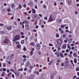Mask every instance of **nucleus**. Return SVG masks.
Returning a JSON list of instances; mask_svg holds the SVG:
<instances>
[{"instance_id":"nucleus-42","label":"nucleus","mask_w":79,"mask_h":79,"mask_svg":"<svg viewBox=\"0 0 79 79\" xmlns=\"http://www.w3.org/2000/svg\"><path fill=\"white\" fill-rule=\"evenodd\" d=\"M78 12L77 11H75V15H77V14H78Z\"/></svg>"},{"instance_id":"nucleus-29","label":"nucleus","mask_w":79,"mask_h":79,"mask_svg":"<svg viewBox=\"0 0 79 79\" xmlns=\"http://www.w3.org/2000/svg\"><path fill=\"white\" fill-rule=\"evenodd\" d=\"M56 74V72L55 71L52 74V75L54 76H55Z\"/></svg>"},{"instance_id":"nucleus-15","label":"nucleus","mask_w":79,"mask_h":79,"mask_svg":"<svg viewBox=\"0 0 79 79\" xmlns=\"http://www.w3.org/2000/svg\"><path fill=\"white\" fill-rule=\"evenodd\" d=\"M66 44H63L62 46L63 48L65 49L66 48Z\"/></svg>"},{"instance_id":"nucleus-63","label":"nucleus","mask_w":79,"mask_h":79,"mask_svg":"<svg viewBox=\"0 0 79 79\" xmlns=\"http://www.w3.org/2000/svg\"><path fill=\"white\" fill-rule=\"evenodd\" d=\"M4 26V25L2 23H0V26Z\"/></svg>"},{"instance_id":"nucleus-25","label":"nucleus","mask_w":79,"mask_h":79,"mask_svg":"<svg viewBox=\"0 0 79 79\" xmlns=\"http://www.w3.org/2000/svg\"><path fill=\"white\" fill-rule=\"evenodd\" d=\"M55 54L57 56V57L58 58H59V57L60 56V55L57 53H55Z\"/></svg>"},{"instance_id":"nucleus-3","label":"nucleus","mask_w":79,"mask_h":79,"mask_svg":"<svg viewBox=\"0 0 79 79\" xmlns=\"http://www.w3.org/2000/svg\"><path fill=\"white\" fill-rule=\"evenodd\" d=\"M8 42H10V40L8 38H6V39L4 40L3 43L5 44H8Z\"/></svg>"},{"instance_id":"nucleus-36","label":"nucleus","mask_w":79,"mask_h":79,"mask_svg":"<svg viewBox=\"0 0 79 79\" xmlns=\"http://www.w3.org/2000/svg\"><path fill=\"white\" fill-rule=\"evenodd\" d=\"M23 71V69L22 68L21 69H19L18 70V71Z\"/></svg>"},{"instance_id":"nucleus-5","label":"nucleus","mask_w":79,"mask_h":79,"mask_svg":"<svg viewBox=\"0 0 79 79\" xmlns=\"http://www.w3.org/2000/svg\"><path fill=\"white\" fill-rule=\"evenodd\" d=\"M16 76H19V72L17 70H14V72Z\"/></svg>"},{"instance_id":"nucleus-51","label":"nucleus","mask_w":79,"mask_h":79,"mask_svg":"<svg viewBox=\"0 0 79 79\" xmlns=\"http://www.w3.org/2000/svg\"><path fill=\"white\" fill-rule=\"evenodd\" d=\"M65 63H67V64H68L69 63V60H66Z\"/></svg>"},{"instance_id":"nucleus-59","label":"nucleus","mask_w":79,"mask_h":79,"mask_svg":"<svg viewBox=\"0 0 79 79\" xmlns=\"http://www.w3.org/2000/svg\"><path fill=\"white\" fill-rule=\"evenodd\" d=\"M54 6H56V2H55L54 3Z\"/></svg>"},{"instance_id":"nucleus-10","label":"nucleus","mask_w":79,"mask_h":79,"mask_svg":"<svg viewBox=\"0 0 79 79\" xmlns=\"http://www.w3.org/2000/svg\"><path fill=\"white\" fill-rule=\"evenodd\" d=\"M31 11L33 14H35L36 13V11H35V10L34 8L32 9Z\"/></svg>"},{"instance_id":"nucleus-60","label":"nucleus","mask_w":79,"mask_h":79,"mask_svg":"<svg viewBox=\"0 0 79 79\" xmlns=\"http://www.w3.org/2000/svg\"><path fill=\"white\" fill-rule=\"evenodd\" d=\"M70 46H72V47H73V46H74V44H71Z\"/></svg>"},{"instance_id":"nucleus-17","label":"nucleus","mask_w":79,"mask_h":79,"mask_svg":"<svg viewBox=\"0 0 79 79\" xmlns=\"http://www.w3.org/2000/svg\"><path fill=\"white\" fill-rule=\"evenodd\" d=\"M60 56H61V58H64V56H63V54L62 53H60Z\"/></svg>"},{"instance_id":"nucleus-48","label":"nucleus","mask_w":79,"mask_h":79,"mask_svg":"<svg viewBox=\"0 0 79 79\" xmlns=\"http://www.w3.org/2000/svg\"><path fill=\"white\" fill-rule=\"evenodd\" d=\"M20 34L21 35H24V33H23V32H21L20 33Z\"/></svg>"},{"instance_id":"nucleus-6","label":"nucleus","mask_w":79,"mask_h":79,"mask_svg":"<svg viewBox=\"0 0 79 79\" xmlns=\"http://www.w3.org/2000/svg\"><path fill=\"white\" fill-rule=\"evenodd\" d=\"M14 56V54H13L12 55H11V56H8L7 59L9 60H11L13 58V56Z\"/></svg>"},{"instance_id":"nucleus-20","label":"nucleus","mask_w":79,"mask_h":79,"mask_svg":"<svg viewBox=\"0 0 79 79\" xmlns=\"http://www.w3.org/2000/svg\"><path fill=\"white\" fill-rule=\"evenodd\" d=\"M22 8V6H21V4H19V9H20V10H21V9Z\"/></svg>"},{"instance_id":"nucleus-28","label":"nucleus","mask_w":79,"mask_h":79,"mask_svg":"<svg viewBox=\"0 0 79 79\" xmlns=\"http://www.w3.org/2000/svg\"><path fill=\"white\" fill-rule=\"evenodd\" d=\"M26 65L27 66H29L30 65V63L29 62H28Z\"/></svg>"},{"instance_id":"nucleus-7","label":"nucleus","mask_w":79,"mask_h":79,"mask_svg":"<svg viewBox=\"0 0 79 79\" xmlns=\"http://www.w3.org/2000/svg\"><path fill=\"white\" fill-rule=\"evenodd\" d=\"M25 28L27 30H29L30 27H29V25L26 24L25 25Z\"/></svg>"},{"instance_id":"nucleus-57","label":"nucleus","mask_w":79,"mask_h":79,"mask_svg":"<svg viewBox=\"0 0 79 79\" xmlns=\"http://www.w3.org/2000/svg\"><path fill=\"white\" fill-rule=\"evenodd\" d=\"M76 70L77 71H79V68L77 67L76 68Z\"/></svg>"},{"instance_id":"nucleus-2","label":"nucleus","mask_w":79,"mask_h":79,"mask_svg":"<svg viewBox=\"0 0 79 79\" xmlns=\"http://www.w3.org/2000/svg\"><path fill=\"white\" fill-rule=\"evenodd\" d=\"M54 19L52 18V15H50V17L49 19V20H48V22H52V21H54Z\"/></svg>"},{"instance_id":"nucleus-30","label":"nucleus","mask_w":79,"mask_h":79,"mask_svg":"<svg viewBox=\"0 0 79 79\" xmlns=\"http://www.w3.org/2000/svg\"><path fill=\"white\" fill-rule=\"evenodd\" d=\"M52 62H53V61L51 60L50 62L48 63V65H51V64H52Z\"/></svg>"},{"instance_id":"nucleus-13","label":"nucleus","mask_w":79,"mask_h":79,"mask_svg":"<svg viewBox=\"0 0 79 79\" xmlns=\"http://www.w3.org/2000/svg\"><path fill=\"white\" fill-rule=\"evenodd\" d=\"M68 4L69 5H71V0H68Z\"/></svg>"},{"instance_id":"nucleus-27","label":"nucleus","mask_w":79,"mask_h":79,"mask_svg":"<svg viewBox=\"0 0 79 79\" xmlns=\"http://www.w3.org/2000/svg\"><path fill=\"white\" fill-rule=\"evenodd\" d=\"M67 47L69 49V50H71V47H70V46L69 45V44H67Z\"/></svg>"},{"instance_id":"nucleus-31","label":"nucleus","mask_w":79,"mask_h":79,"mask_svg":"<svg viewBox=\"0 0 79 79\" xmlns=\"http://www.w3.org/2000/svg\"><path fill=\"white\" fill-rule=\"evenodd\" d=\"M74 62L75 63H77V60L76 59H74Z\"/></svg>"},{"instance_id":"nucleus-52","label":"nucleus","mask_w":79,"mask_h":79,"mask_svg":"<svg viewBox=\"0 0 79 79\" xmlns=\"http://www.w3.org/2000/svg\"><path fill=\"white\" fill-rule=\"evenodd\" d=\"M66 52H69V49H67L65 51Z\"/></svg>"},{"instance_id":"nucleus-56","label":"nucleus","mask_w":79,"mask_h":79,"mask_svg":"<svg viewBox=\"0 0 79 79\" xmlns=\"http://www.w3.org/2000/svg\"><path fill=\"white\" fill-rule=\"evenodd\" d=\"M22 28H23V29L24 28V24H22Z\"/></svg>"},{"instance_id":"nucleus-32","label":"nucleus","mask_w":79,"mask_h":79,"mask_svg":"<svg viewBox=\"0 0 79 79\" xmlns=\"http://www.w3.org/2000/svg\"><path fill=\"white\" fill-rule=\"evenodd\" d=\"M69 40V44H70V43H71V42H72V40H73V39H70V40Z\"/></svg>"},{"instance_id":"nucleus-64","label":"nucleus","mask_w":79,"mask_h":79,"mask_svg":"<svg viewBox=\"0 0 79 79\" xmlns=\"http://www.w3.org/2000/svg\"><path fill=\"white\" fill-rule=\"evenodd\" d=\"M65 32H69V30H65Z\"/></svg>"},{"instance_id":"nucleus-19","label":"nucleus","mask_w":79,"mask_h":79,"mask_svg":"<svg viewBox=\"0 0 79 79\" xmlns=\"http://www.w3.org/2000/svg\"><path fill=\"white\" fill-rule=\"evenodd\" d=\"M16 47L17 48H21V45H20V44L17 45Z\"/></svg>"},{"instance_id":"nucleus-4","label":"nucleus","mask_w":79,"mask_h":79,"mask_svg":"<svg viewBox=\"0 0 79 79\" xmlns=\"http://www.w3.org/2000/svg\"><path fill=\"white\" fill-rule=\"evenodd\" d=\"M40 48V45L39 44H38L35 46V48L37 49V50H39Z\"/></svg>"},{"instance_id":"nucleus-34","label":"nucleus","mask_w":79,"mask_h":79,"mask_svg":"<svg viewBox=\"0 0 79 79\" xmlns=\"http://www.w3.org/2000/svg\"><path fill=\"white\" fill-rule=\"evenodd\" d=\"M30 45H35V44H34V42H31L30 43Z\"/></svg>"},{"instance_id":"nucleus-18","label":"nucleus","mask_w":79,"mask_h":79,"mask_svg":"<svg viewBox=\"0 0 79 79\" xmlns=\"http://www.w3.org/2000/svg\"><path fill=\"white\" fill-rule=\"evenodd\" d=\"M56 37H57V38H59V37H60V35H59V34L58 33H56Z\"/></svg>"},{"instance_id":"nucleus-61","label":"nucleus","mask_w":79,"mask_h":79,"mask_svg":"<svg viewBox=\"0 0 79 79\" xmlns=\"http://www.w3.org/2000/svg\"><path fill=\"white\" fill-rule=\"evenodd\" d=\"M23 58H26V56L25 55L23 56Z\"/></svg>"},{"instance_id":"nucleus-47","label":"nucleus","mask_w":79,"mask_h":79,"mask_svg":"<svg viewBox=\"0 0 79 79\" xmlns=\"http://www.w3.org/2000/svg\"><path fill=\"white\" fill-rule=\"evenodd\" d=\"M49 46H50V47H52L53 46V44L51 43H50L49 45Z\"/></svg>"},{"instance_id":"nucleus-8","label":"nucleus","mask_w":79,"mask_h":79,"mask_svg":"<svg viewBox=\"0 0 79 79\" xmlns=\"http://www.w3.org/2000/svg\"><path fill=\"white\" fill-rule=\"evenodd\" d=\"M57 42L58 44H61V39H58L57 40Z\"/></svg>"},{"instance_id":"nucleus-62","label":"nucleus","mask_w":79,"mask_h":79,"mask_svg":"<svg viewBox=\"0 0 79 79\" xmlns=\"http://www.w3.org/2000/svg\"><path fill=\"white\" fill-rule=\"evenodd\" d=\"M44 19H45V20H47V17H44Z\"/></svg>"},{"instance_id":"nucleus-37","label":"nucleus","mask_w":79,"mask_h":79,"mask_svg":"<svg viewBox=\"0 0 79 79\" xmlns=\"http://www.w3.org/2000/svg\"><path fill=\"white\" fill-rule=\"evenodd\" d=\"M43 8L45 9L47 8V6L45 5H44Z\"/></svg>"},{"instance_id":"nucleus-55","label":"nucleus","mask_w":79,"mask_h":79,"mask_svg":"<svg viewBox=\"0 0 79 79\" xmlns=\"http://www.w3.org/2000/svg\"><path fill=\"white\" fill-rule=\"evenodd\" d=\"M14 23L15 25L16 26H17V23H16V22H14Z\"/></svg>"},{"instance_id":"nucleus-9","label":"nucleus","mask_w":79,"mask_h":79,"mask_svg":"<svg viewBox=\"0 0 79 79\" xmlns=\"http://www.w3.org/2000/svg\"><path fill=\"white\" fill-rule=\"evenodd\" d=\"M38 15L37 14H35L33 16V19H35V18H37Z\"/></svg>"},{"instance_id":"nucleus-45","label":"nucleus","mask_w":79,"mask_h":79,"mask_svg":"<svg viewBox=\"0 0 79 79\" xmlns=\"http://www.w3.org/2000/svg\"><path fill=\"white\" fill-rule=\"evenodd\" d=\"M35 9H36L37 10L38 9V8L37 7V5H35Z\"/></svg>"},{"instance_id":"nucleus-58","label":"nucleus","mask_w":79,"mask_h":79,"mask_svg":"<svg viewBox=\"0 0 79 79\" xmlns=\"http://www.w3.org/2000/svg\"><path fill=\"white\" fill-rule=\"evenodd\" d=\"M23 6L24 8H26V5L25 4H24L23 5Z\"/></svg>"},{"instance_id":"nucleus-54","label":"nucleus","mask_w":79,"mask_h":79,"mask_svg":"<svg viewBox=\"0 0 79 79\" xmlns=\"http://www.w3.org/2000/svg\"><path fill=\"white\" fill-rule=\"evenodd\" d=\"M39 16L40 17H42V14H39Z\"/></svg>"},{"instance_id":"nucleus-44","label":"nucleus","mask_w":79,"mask_h":79,"mask_svg":"<svg viewBox=\"0 0 79 79\" xmlns=\"http://www.w3.org/2000/svg\"><path fill=\"white\" fill-rule=\"evenodd\" d=\"M11 73H10L8 74V77H10V76H11Z\"/></svg>"},{"instance_id":"nucleus-11","label":"nucleus","mask_w":79,"mask_h":79,"mask_svg":"<svg viewBox=\"0 0 79 79\" xmlns=\"http://www.w3.org/2000/svg\"><path fill=\"white\" fill-rule=\"evenodd\" d=\"M11 8H15V3H12L11 4Z\"/></svg>"},{"instance_id":"nucleus-40","label":"nucleus","mask_w":79,"mask_h":79,"mask_svg":"<svg viewBox=\"0 0 79 79\" xmlns=\"http://www.w3.org/2000/svg\"><path fill=\"white\" fill-rule=\"evenodd\" d=\"M24 40H23L21 41V43L22 44H24Z\"/></svg>"},{"instance_id":"nucleus-38","label":"nucleus","mask_w":79,"mask_h":79,"mask_svg":"<svg viewBox=\"0 0 79 79\" xmlns=\"http://www.w3.org/2000/svg\"><path fill=\"white\" fill-rule=\"evenodd\" d=\"M33 51H31V52L30 54H31V56H32L33 55Z\"/></svg>"},{"instance_id":"nucleus-26","label":"nucleus","mask_w":79,"mask_h":79,"mask_svg":"<svg viewBox=\"0 0 79 79\" xmlns=\"http://www.w3.org/2000/svg\"><path fill=\"white\" fill-rule=\"evenodd\" d=\"M70 61L71 63L73 64V66H74V64L73 63V60H71Z\"/></svg>"},{"instance_id":"nucleus-53","label":"nucleus","mask_w":79,"mask_h":79,"mask_svg":"<svg viewBox=\"0 0 79 79\" xmlns=\"http://www.w3.org/2000/svg\"><path fill=\"white\" fill-rule=\"evenodd\" d=\"M12 77H13V78H15V75H14V74H12Z\"/></svg>"},{"instance_id":"nucleus-1","label":"nucleus","mask_w":79,"mask_h":79,"mask_svg":"<svg viewBox=\"0 0 79 79\" xmlns=\"http://www.w3.org/2000/svg\"><path fill=\"white\" fill-rule=\"evenodd\" d=\"M20 39V36L19 35H17L15 36V37L14 38L13 40V42H16V40H18Z\"/></svg>"},{"instance_id":"nucleus-50","label":"nucleus","mask_w":79,"mask_h":79,"mask_svg":"<svg viewBox=\"0 0 79 79\" xmlns=\"http://www.w3.org/2000/svg\"><path fill=\"white\" fill-rule=\"evenodd\" d=\"M37 38H35V42H37Z\"/></svg>"},{"instance_id":"nucleus-43","label":"nucleus","mask_w":79,"mask_h":79,"mask_svg":"<svg viewBox=\"0 0 79 79\" xmlns=\"http://www.w3.org/2000/svg\"><path fill=\"white\" fill-rule=\"evenodd\" d=\"M5 73L4 72H3V73L2 74V76H5Z\"/></svg>"},{"instance_id":"nucleus-24","label":"nucleus","mask_w":79,"mask_h":79,"mask_svg":"<svg viewBox=\"0 0 79 79\" xmlns=\"http://www.w3.org/2000/svg\"><path fill=\"white\" fill-rule=\"evenodd\" d=\"M56 47L57 48L60 47H61V44H58L57 45Z\"/></svg>"},{"instance_id":"nucleus-23","label":"nucleus","mask_w":79,"mask_h":79,"mask_svg":"<svg viewBox=\"0 0 79 79\" xmlns=\"http://www.w3.org/2000/svg\"><path fill=\"white\" fill-rule=\"evenodd\" d=\"M29 5L30 6H32L33 5V2H30L29 3Z\"/></svg>"},{"instance_id":"nucleus-39","label":"nucleus","mask_w":79,"mask_h":79,"mask_svg":"<svg viewBox=\"0 0 79 79\" xmlns=\"http://www.w3.org/2000/svg\"><path fill=\"white\" fill-rule=\"evenodd\" d=\"M10 71H12L13 72V73H14L15 72V70L14 71L13 69H10Z\"/></svg>"},{"instance_id":"nucleus-33","label":"nucleus","mask_w":79,"mask_h":79,"mask_svg":"<svg viewBox=\"0 0 79 79\" xmlns=\"http://www.w3.org/2000/svg\"><path fill=\"white\" fill-rule=\"evenodd\" d=\"M54 77V76L53 75H51V77L50 78L51 79H53V77Z\"/></svg>"},{"instance_id":"nucleus-22","label":"nucleus","mask_w":79,"mask_h":79,"mask_svg":"<svg viewBox=\"0 0 79 79\" xmlns=\"http://www.w3.org/2000/svg\"><path fill=\"white\" fill-rule=\"evenodd\" d=\"M15 44H16L17 45L20 44H19V42L18 41H16V42L15 41Z\"/></svg>"},{"instance_id":"nucleus-35","label":"nucleus","mask_w":79,"mask_h":79,"mask_svg":"<svg viewBox=\"0 0 79 79\" xmlns=\"http://www.w3.org/2000/svg\"><path fill=\"white\" fill-rule=\"evenodd\" d=\"M34 73H36L37 75H39V72L35 71V72Z\"/></svg>"},{"instance_id":"nucleus-12","label":"nucleus","mask_w":79,"mask_h":79,"mask_svg":"<svg viewBox=\"0 0 79 79\" xmlns=\"http://www.w3.org/2000/svg\"><path fill=\"white\" fill-rule=\"evenodd\" d=\"M57 22H58V23H61V21H62V19H57L56 20Z\"/></svg>"},{"instance_id":"nucleus-46","label":"nucleus","mask_w":79,"mask_h":79,"mask_svg":"<svg viewBox=\"0 0 79 79\" xmlns=\"http://www.w3.org/2000/svg\"><path fill=\"white\" fill-rule=\"evenodd\" d=\"M33 68H34V67L33 66H31L30 67V69H32Z\"/></svg>"},{"instance_id":"nucleus-49","label":"nucleus","mask_w":79,"mask_h":79,"mask_svg":"<svg viewBox=\"0 0 79 79\" xmlns=\"http://www.w3.org/2000/svg\"><path fill=\"white\" fill-rule=\"evenodd\" d=\"M10 9L8 8V9H7V11L8 12H10Z\"/></svg>"},{"instance_id":"nucleus-21","label":"nucleus","mask_w":79,"mask_h":79,"mask_svg":"<svg viewBox=\"0 0 79 79\" xmlns=\"http://www.w3.org/2000/svg\"><path fill=\"white\" fill-rule=\"evenodd\" d=\"M73 55L74 57H77V55L76 54V53H73Z\"/></svg>"},{"instance_id":"nucleus-16","label":"nucleus","mask_w":79,"mask_h":79,"mask_svg":"<svg viewBox=\"0 0 79 79\" xmlns=\"http://www.w3.org/2000/svg\"><path fill=\"white\" fill-rule=\"evenodd\" d=\"M7 30L10 31L12 29V27H7Z\"/></svg>"},{"instance_id":"nucleus-41","label":"nucleus","mask_w":79,"mask_h":79,"mask_svg":"<svg viewBox=\"0 0 79 79\" xmlns=\"http://www.w3.org/2000/svg\"><path fill=\"white\" fill-rule=\"evenodd\" d=\"M66 35L65 34H64L63 35V37L64 38L66 37Z\"/></svg>"},{"instance_id":"nucleus-14","label":"nucleus","mask_w":79,"mask_h":79,"mask_svg":"<svg viewBox=\"0 0 79 79\" xmlns=\"http://www.w3.org/2000/svg\"><path fill=\"white\" fill-rule=\"evenodd\" d=\"M65 26H66V25H62L60 26V27L61 28H63Z\"/></svg>"}]
</instances>
